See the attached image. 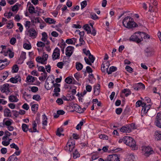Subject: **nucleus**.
I'll return each instance as SVG.
<instances>
[{
    "instance_id": "1",
    "label": "nucleus",
    "mask_w": 161,
    "mask_h": 161,
    "mask_svg": "<svg viewBox=\"0 0 161 161\" xmlns=\"http://www.w3.org/2000/svg\"><path fill=\"white\" fill-rule=\"evenodd\" d=\"M124 26L128 29H131L136 27L137 25L134 21L133 19L130 17H125L122 21Z\"/></svg>"
},
{
    "instance_id": "2",
    "label": "nucleus",
    "mask_w": 161,
    "mask_h": 161,
    "mask_svg": "<svg viewBox=\"0 0 161 161\" xmlns=\"http://www.w3.org/2000/svg\"><path fill=\"white\" fill-rule=\"evenodd\" d=\"M125 140V144L130 147L132 149L135 150L137 149L136 142L132 138L129 136H126Z\"/></svg>"
},
{
    "instance_id": "3",
    "label": "nucleus",
    "mask_w": 161,
    "mask_h": 161,
    "mask_svg": "<svg viewBox=\"0 0 161 161\" xmlns=\"http://www.w3.org/2000/svg\"><path fill=\"white\" fill-rule=\"evenodd\" d=\"M75 140L73 139H70L68 141L64 149L66 151L71 152L73 151L75 147Z\"/></svg>"
},
{
    "instance_id": "4",
    "label": "nucleus",
    "mask_w": 161,
    "mask_h": 161,
    "mask_svg": "<svg viewBox=\"0 0 161 161\" xmlns=\"http://www.w3.org/2000/svg\"><path fill=\"white\" fill-rule=\"evenodd\" d=\"M142 150L144 155L147 156L154 153L153 149L149 146H143L142 147Z\"/></svg>"
},
{
    "instance_id": "5",
    "label": "nucleus",
    "mask_w": 161,
    "mask_h": 161,
    "mask_svg": "<svg viewBox=\"0 0 161 161\" xmlns=\"http://www.w3.org/2000/svg\"><path fill=\"white\" fill-rule=\"evenodd\" d=\"M26 34L29 36L33 39L35 38L37 36V32L33 28H31L27 30Z\"/></svg>"
},
{
    "instance_id": "6",
    "label": "nucleus",
    "mask_w": 161,
    "mask_h": 161,
    "mask_svg": "<svg viewBox=\"0 0 161 161\" xmlns=\"http://www.w3.org/2000/svg\"><path fill=\"white\" fill-rule=\"evenodd\" d=\"M13 122V120L8 118L4 119L2 122L0 123V127H4L5 126H8L11 125Z\"/></svg>"
},
{
    "instance_id": "7",
    "label": "nucleus",
    "mask_w": 161,
    "mask_h": 161,
    "mask_svg": "<svg viewBox=\"0 0 161 161\" xmlns=\"http://www.w3.org/2000/svg\"><path fill=\"white\" fill-rule=\"evenodd\" d=\"M154 124L157 127L161 128V113H158L157 114Z\"/></svg>"
},
{
    "instance_id": "8",
    "label": "nucleus",
    "mask_w": 161,
    "mask_h": 161,
    "mask_svg": "<svg viewBox=\"0 0 161 161\" xmlns=\"http://www.w3.org/2000/svg\"><path fill=\"white\" fill-rule=\"evenodd\" d=\"M107 161H120L117 155L110 154L108 155L107 158Z\"/></svg>"
},
{
    "instance_id": "9",
    "label": "nucleus",
    "mask_w": 161,
    "mask_h": 161,
    "mask_svg": "<svg viewBox=\"0 0 161 161\" xmlns=\"http://www.w3.org/2000/svg\"><path fill=\"white\" fill-rule=\"evenodd\" d=\"M60 57V50L56 47L53 51L52 55V58L54 60L59 59Z\"/></svg>"
},
{
    "instance_id": "10",
    "label": "nucleus",
    "mask_w": 161,
    "mask_h": 161,
    "mask_svg": "<svg viewBox=\"0 0 161 161\" xmlns=\"http://www.w3.org/2000/svg\"><path fill=\"white\" fill-rule=\"evenodd\" d=\"M120 130L121 132L123 133H130L132 131V129L131 126L130 125H126L123 126L120 129Z\"/></svg>"
},
{
    "instance_id": "11",
    "label": "nucleus",
    "mask_w": 161,
    "mask_h": 161,
    "mask_svg": "<svg viewBox=\"0 0 161 161\" xmlns=\"http://www.w3.org/2000/svg\"><path fill=\"white\" fill-rule=\"evenodd\" d=\"M88 58L90 60H89L88 58L86 57H85L84 58V60L86 63L87 64L91 65L94 62L95 59V58L91 54H90V55H89Z\"/></svg>"
},
{
    "instance_id": "12",
    "label": "nucleus",
    "mask_w": 161,
    "mask_h": 161,
    "mask_svg": "<svg viewBox=\"0 0 161 161\" xmlns=\"http://www.w3.org/2000/svg\"><path fill=\"white\" fill-rule=\"evenodd\" d=\"M139 39L138 32H137L130 37L129 40L130 41L135 42L139 43L141 42L140 41H139L140 40H139Z\"/></svg>"
},
{
    "instance_id": "13",
    "label": "nucleus",
    "mask_w": 161,
    "mask_h": 161,
    "mask_svg": "<svg viewBox=\"0 0 161 161\" xmlns=\"http://www.w3.org/2000/svg\"><path fill=\"white\" fill-rule=\"evenodd\" d=\"M110 64L108 61L104 62L101 65V70L103 72H105L106 70H108Z\"/></svg>"
},
{
    "instance_id": "14",
    "label": "nucleus",
    "mask_w": 161,
    "mask_h": 161,
    "mask_svg": "<svg viewBox=\"0 0 161 161\" xmlns=\"http://www.w3.org/2000/svg\"><path fill=\"white\" fill-rule=\"evenodd\" d=\"M74 48L71 46H68L66 48L65 54L66 55L70 57L73 53Z\"/></svg>"
},
{
    "instance_id": "15",
    "label": "nucleus",
    "mask_w": 161,
    "mask_h": 161,
    "mask_svg": "<svg viewBox=\"0 0 161 161\" xmlns=\"http://www.w3.org/2000/svg\"><path fill=\"white\" fill-rule=\"evenodd\" d=\"M131 88L134 90L138 91L139 89H144L145 88L144 85L142 83H139L137 85L132 86Z\"/></svg>"
},
{
    "instance_id": "16",
    "label": "nucleus",
    "mask_w": 161,
    "mask_h": 161,
    "mask_svg": "<svg viewBox=\"0 0 161 161\" xmlns=\"http://www.w3.org/2000/svg\"><path fill=\"white\" fill-rule=\"evenodd\" d=\"M27 6H28V11L30 14L36 13V11H35V8L34 6L31 4L30 2L27 3Z\"/></svg>"
},
{
    "instance_id": "17",
    "label": "nucleus",
    "mask_w": 161,
    "mask_h": 161,
    "mask_svg": "<svg viewBox=\"0 0 161 161\" xmlns=\"http://www.w3.org/2000/svg\"><path fill=\"white\" fill-rule=\"evenodd\" d=\"M3 52V55H4V56H7L8 55L9 58H12L14 57V53L12 52V51L10 49L8 48L6 49V51H4Z\"/></svg>"
},
{
    "instance_id": "18",
    "label": "nucleus",
    "mask_w": 161,
    "mask_h": 161,
    "mask_svg": "<svg viewBox=\"0 0 161 161\" xmlns=\"http://www.w3.org/2000/svg\"><path fill=\"white\" fill-rule=\"evenodd\" d=\"M94 93L96 96L98 95L100 93V85L97 84L94 86Z\"/></svg>"
},
{
    "instance_id": "19",
    "label": "nucleus",
    "mask_w": 161,
    "mask_h": 161,
    "mask_svg": "<svg viewBox=\"0 0 161 161\" xmlns=\"http://www.w3.org/2000/svg\"><path fill=\"white\" fill-rule=\"evenodd\" d=\"M21 78L19 75H17L14 77H12L10 79V81L13 83H16L18 81L20 82Z\"/></svg>"
},
{
    "instance_id": "20",
    "label": "nucleus",
    "mask_w": 161,
    "mask_h": 161,
    "mask_svg": "<svg viewBox=\"0 0 161 161\" xmlns=\"http://www.w3.org/2000/svg\"><path fill=\"white\" fill-rule=\"evenodd\" d=\"M136 158L134 154L131 153L127 155L125 161H135Z\"/></svg>"
},
{
    "instance_id": "21",
    "label": "nucleus",
    "mask_w": 161,
    "mask_h": 161,
    "mask_svg": "<svg viewBox=\"0 0 161 161\" xmlns=\"http://www.w3.org/2000/svg\"><path fill=\"white\" fill-rule=\"evenodd\" d=\"M73 108L74 109L75 111L78 113H83V111L82 110V108L77 104H74Z\"/></svg>"
},
{
    "instance_id": "22",
    "label": "nucleus",
    "mask_w": 161,
    "mask_h": 161,
    "mask_svg": "<svg viewBox=\"0 0 161 161\" xmlns=\"http://www.w3.org/2000/svg\"><path fill=\"white\" fill-rule=\"evenodd\" d=\"M154 136L155 140H161V131H156L154 133Z\"/></svg>"
},
{
    "instance_id": "23",
    "label": "nucleus",
    "mask_w": 161,
    "mask_h": 161,
    "mask_svg": "<svg viewBox=\"0 0 161 161\" xmlns=\"http://www.w3.org/2000/svg\"><path fill=\"white\" fill-rule=\"evenodd\" d=\"M47 118L46 115L44 114L42 115V124L43 126V128L45 129V126L47 125Z\"/></svg>"
},
{
    "instance_id": "24",
    "label": "nucleus",
    "mask_w": 161,
    "mask_h": 161,
    "mask_svg": "<svg viewBox=\"0 0 161 161\" xmlns=\"http://www.w3.org/2000/svg\"><path fill=\"white\" fill-rule=\"evenodd\" d=\"M9 101L12 102H17L19 101L17 97L14 95H10L8 97Z\"/></svg>"
},
{
    "instance_id": "25",
    "label": "nucleus",
    "mask_w": 161,
    "mask_h": 161,
    "mask_svg": "<svg viewBox=\"0 0 161 161\" xmlns=\"http://www.w3.org/2000/svg\"><path fill=\"white\" fill-rule=\"evenodd\" d=\"M4 113V115L6 117H10L11 116V113L10 110L8 108L5 109Z\"/></svg>"
},
{
    "instance_id": "26",
    "label": "nucleus",
    "mask_w": 161,
    "mask_h": 161,
    "mask_svg": "<svg viewBox=\"0 0 161 161\" xmlns=\"http://www.w3.org/2000/svg\"><path fill=\"white\" fill-rule=\"evenodd\" d=\"M122 93L125 94L126 97L131 94V92L129 89H125L122 91Z\"/></svg>"
},
{
    "instance_id": "27",
    "label": "nucleus",
    "mask_w": 161,
    "mask_h": 161,
    "mask_svg": "<svg viewBox=\"0 0 161 161\" xmlns=\"http://www.w3.org/2000/svg\"><path fill=\"white\" fill-rule=\"evenodd\" d=\"M138 34L139 37V41L141 42L143 40V38L145 37V33L142 32H138Z\"/></svg>"
},
{
    "instance_id": "28",
    "label": "nucleus",
    "mask_w": 161,
    "mask_h": 161,
    "mask_svg": "<svg viewBox=\"0 0 161 161\" xmlns=\"http://www.w3.org/2000/svg\"><path fill=\"white\" fill-rule=\"evenodd\" d=\"M45 21L47 23L55 24L56 21L53 19L47 18L44 19Z\"/></svg>"
},
{
    "instance_id": "29",
    "label": "nucleus",
    "mask_w": 161,
    "mask_h": 161,
    "mask_svg": "<svg viewBox=\"0 0 161 161\" xmlns=\"http://www.w3.org/2000/svg\"><path fill=\"white\" fill-rule=\"evenodd\" d=\"M151 106L150 105H147L146 106L142 108V112L144 114L147 113L148 110L150 109Z\"/></svg>"
},
{
    "instance_id": "30",
    "label": "nucleus",
    "mask_w": 161,
    "mask_h": 161,
    "mask_svg": "<svg viewBox=\"0 0 161 161\" xmlns=\"http://www.w3.org/2000/svg\"><path fill=\"white\" fill-rule=\"evenodd\" d=\"M117 70V68L115 66H112L110 67L109 70L107 71L108 74L109 75L111 74L112 72L116 71Z\"/></svg>"
},
{
    "instance_id": "31",
    "label": "nucleus",
    "mask_w": 161,
    "mask_h": 161,
    "mask_svg": "<svg viewBox=\"0 0 161 161\" xmlns=\"http://www.w3.org/2000/svg\"><path fill=\"white\" fill-rule=\"evenodd\" d=\"M36 60L37 62L41 63L43 64H45V61L44 60V58H41V57H38L36 58Z\"/></svg>"
},
{
    "instance_id": "32",
    "label": "nucleus",
    "mask_w": 161,
    "mask_h": 161,
    "mask_svg": "<svg viewBox=\"0 0 161 161\" xmlns=\"http://www.w3.org/2000/svg\"><path fill=\"white\" fill-rule=\"evenodd\" d=\"M18 158L14 154L10 156L7 161H17Z\"/></svg>"
},
{
    "instance_id": "33",
    "label": "nucleus",
    "mask_w": 161,
    "mask_h": 161,
    "mask_svg": "<svg viewBox=\"0 0 161 161\" xmlns=\"http://www.w3.org/2000/svg\"><path fill=\"white\" fill-rule=\"evenodd\" d=\"M48 78L46 80V81H45V88L47 90H50L52 87V85H50V86L49 85V83H50V81L49 82H48Z\"/></svg>"
},
{
    "instance_id": "34",
    "label": "nucleus",
    "mask_w": 161,
    "mask_h": 161,
    "mask_svg": "<svg viewBox=\"0 0 161 161\" xmlns=\"http://www.w3.org/2000/svg\"><path fill=\"white\" fill-rule=\"evenodd\" d=\"M84 29L87 31V34H90L91 33V28L88 24H86L84 25Z\"/></svg>"
},
{
    "instance_id": "35",
    "label": "nucleus",
    "mask_w": 161,
    "mask_h": 161,
    "mask_svg": "<svg viewBox=\"0 0 161 161\" xmlns=\"http://www.w3.org/2000/svg\"><path fill=\"white\" fill-rule=\"evenodd\" d=\"M42 37L41 39L42 41L45 42L47 41L48 38V36L47 33L45 32H43L42 33Z\"/></svg>"
},
{
    "instance_id": "36",
    "label": "nucleus",
    "mask_w": 161,
    "mask_h": 161,
    "mask_svg": "<svg viewBox=\"0 0 161 161\" xmlns=\"http://www.w3.org/2000/svg\"><path fill=\"white\" fill-rule=\"evenodd\" d=\"M83 65L80 63H76V68L78 70H81L83 68Z\"/></svg>"
},
{
    "instance_id": "37",
    "label": "nucleus",
    "mask_w": 161,
    "mask_h": 161,
    "mask_svg": "<svg viewBox=\"0 0 161 161\" xmlns=\"http://www.w3.org/2000/svg\"><path fill=\"white\" fill-rule=\"evenodd\" d=\"M28 125L25 124H23L22 125V128L23 130L25 132H27L28 129Z\"/></svg>"
},
{
    "instance_id": "38",
    "label": "nucleus",
    "mask_w": 161,
    "mask_h": 161,
    "mask_svg": "<svg viewBox=\"0 0 161 161\" xmlns=\"http://www.w3.org/2000/svg\"><path fill=\"white\" fill-rule=\"evenodd\" d=\"M26 80L29 82H33L35 80V77L31 75H28L26 78Z\"/></svg>"
},
{
    "instance_id": "39",
    "label": "nucleus",
    "mask_w": 161,
    "mask_h": 161,
    "mask_svg": "<svg viewBox=\"0 0 161 161\" xmlns=\"http://www.w3.org/2000/svg\"><path fill=\"white\" fill-rule=\"evenodd\" d=\"M80 154L77 149L75 150V151L73 153V158L74 159H76L78 157H79Z\"/></svg>"
},
{
    "instance_id": "40",
    "label": "nucleus",
    "mask_w": 161,
    "mask_h": 161,
    "mask_svg": "<svg viewBox=\"0 0 161 161\" xmlns=\"http://www.w3.org/2000/svg\"><path fill=\"white\" fill-rule=\"evenodd\" d=\"M63 131V130L62 128H58L57 130L56 135L59 137L60 136L62 135L64 136V134H62L61 133V132H62Z\"/></svg>"
},
{
    "instance_id": "41",
    "label": "nucleus",
    "mask_w": 161,
    "mask_h": 161,
    "mask_svg": "<svg viewBox=\"0 0 161 161\" xmlns=\"http://www.w3.org/2000/svg\"><path fill=\"white\" fill-rule=\"evenodd\" d=\"M38 105L37 104H33L31 107V110L33 112H36L38 110Z\"/></svg>"
},
{
    "instance_id": "42",
    "label": "nucleus",
    "mask_w": 161,
    "mask_h": 161,
    "mask_svg": "<svg viewBox=\"0 0 161 161\" xmlns=\"http://www.w3.org/2000/svg\"><path fill=\"white\" fill-rule=\"evenodd\" d=\"M37 126V123L36 121H34L33 122L32 125V128L33 129L34 132H39V131L36 130V127Z\"/></svg>"
},
{
    "instance_id": "43",
    "label": "nucleus",
    "mask_w": 161,
    "mask_h": 161,
    "mask_svg": "<svg viewBox=\"0 0 161 161\" xmlns=\"http://www.w3.org/2000/svg\"><path fill=\"white\" fill-rule=\"evenodd\" d=\"M34 21L32 20H31V21L35 23H42L41 21H42V20L39 17L34 18Z\"/></svg>"
},
{
    "instance_id": "44",
    "label": "nucleus",
    "mask_w": 161,
    "mask_h": 161,
    "mask_svg": "<svg viewBox=\"0 0 161 161\" xmlns=\"http://www.w3.org/2000/svg\"><path fill=\"white\" fill-rule=\"evenodd\" d=\"M31 25L30 21H27L25 22V26L27 30L29 29V28L30 27Z\"/></svg>"
},
{
    "instance_id": "45",
    "label": "nucleus",
    "mask_w": 161,
    "mask_h": 161,
    "mask_svg": "<svg viewBox=\"0 0 161 161\" xmlns=\"http://www.w3.org/2000/svg\"><path fill=\"white\" fill-rule=\"evenodd\" d=\"M32 98L33 99L36 100L37 101H39L41 99L40 96L38 94L34 95Z\"/></svg>"
},
{
    "instance_id": "46",
    "label": "nucleus",
    "mask_w": 161,
    "mask_h": 161,
    "mask_svg": "<svg viewBox=\"0 0 161 161\" xmlns=\"http://www.w3.org/2000/svg\"><path fill=\"white\" fill-rule=\"evenodd\" d=\"M13 27V23L11 20H10L7 24V27L8 28L11 29Z\"/></svg>"
},
{
    "instance_id": "47",
    "label": "nucleus",
    "mask_w": 161,
    "mask_h": 161,
    "mask_svg": "<svg viewBox=\"0 0 161 161\" xmlns=\"http://www.w3.org/2000/svg\"><path fill=\"white\" fill-rule=\"evenodd\" d=\"M54 80H52L51 82H50V83H51L53 84V86L55 88L59 87L60 86V84H58L57 83H54Z\"/></svg>"
},
{
    "instance_id": "48",
    "label": "nucleus",
    "mask_w": 161,
    "mask_h": 161,
    "mask_svg": "<svg viewBox=\"0 0 161 161\" xmlns=\"http://www.w3.org/2000/svg\"><path fill=\"white\" fill-rule=\"evenodd\" d=\"M23 47L24 48L27 50L30 49L31 48V46L30 44L26 43L24 44Z\"/></svg>"
},
{
    "instance_id": "49",
    "label": "nucleus",
    "mask_w": 161,
    "mask_h": 161,
    "mask_svg": "<svg viewBox=\"0 0 161 161\" xmlns=\"http://www.w3.org/2000/svg\"><path fill=\"white\" fill-rule=\"evenodd\" d=\"M19 5L18 3H16L15 5H14L12 8V10L13 11H16L18 10V6Z\"/></svg>"
},
{
    "instance_id": "50",
    "label": "nucleus",
    "mask_w": 161,
    "mask_h": 161,
    "mask_svg": "<svg viewBox=\"0 0 161 161\" xmlns=\"http://www.w3.org/2000/svg\"><path fill=\"white\" fill-rule=\"evenodd\" d=\"M36 45L38 47H43L45 46V44L41 41H40L37 42Z\"/></svg>"
},
{
    "instance_id": "51",
    "label": "nucleus",
    "mask_w": 161,
    "mask_h": 161,
    "mask_svg": "<svg viewBox=\"0 0 161 161\" xmlns=\"http://www.w3.org/2000/svg\"><path fill=\"white\" fill-rule=\"evenodd\" d=\"M65 81L67 83L70 84L72 83V79L71 78L68 77L65 79Z\"/></svg>"
},
{
    "instance_id": "52",
    "label": "nucleus",
    "mask_w": 161,
    "mask_h": 161,
    "mask_svg": "<svg viewBox=\"0 0 161 161\" xmlns=\"http://www.w3.org/2000/svg\"><path fill=\"white\" fill-rule=\"evenodd\" d=\"M13 72L14 73H16L17 72L18 70H19V68L17 65L15 64L14 65L13 67Z\"/></svg>"
},
{
    "instance_id": "53",
    "label": "nucleus",
    "mask_w": 161,
    "mask_h": 161,
    "mask_svg": "<svg viewBox=\"0 0 161 161\" xmlns=\"http://www.w3.org/2000/svg\"><path fill=\"white\" fill-rule=\"evenodd\" d=\"M26 53L22 52L20 56V58L22 59L25 60L26 58Z\"/></svg>"
},
{
    "instance_id": "54",
    "label": "nucleus",
    "mask_w": 161,
    "mask_h": 161,
    "mask_svg": "<svg viewBox=\"0 0 161 161\" xmlns=\"http://www.w3.org/2000/svg\"><path fill=\"white\" fill-rule=\"evenodd\" d=\"M10 147L11 148L15 149L17 150H19V147L15 143H13L10 145Z\"/></svg>"
},
{
    "instance_id": "55",
    "label": "nucleus",
    "mask_w": 161,
    "mask_h": 161,
    "mask_svg": "<svg viewBox=\"0 0 161 161\" xmlns=\"http://www.w3.org/2000/svg\"><path fill=\"white\" fill-rule=\"evenodd\" d=\"M74 76L75 78L77 80H79L81 78V76L80 75V73H77L75 74Z\"/></svg>"
},
{
    "instance_id": "56",
    "label": "nucleus",
    "mask_w": 161,
    "mask_h": 161,
    "mask_svg": "<svg viewBox=\"0 0 161 161\" xmlns=\"http://www.w3.org/2000/svg\"><path fill=\"white\" fill-rule=\"evenodd\" d=\"M125 68L126 70L129 73H131L133 71V69L129 66L127 65Z\"/></svg>"
},
{
    "instance_id": "57",
    "label": "nucleus",
    "mask_w": 161,
    "mask_h": 161,
    "mask_svg": "<svg viewBox=\"0 0 161 161\" xmlns=\"http://www.w3.org/2000/svg\"><path fill=\"white\" fill-rule=\"evenodd\" d=\"M26 64L28 65L29 67L30 68H32L34 66L33 62L31 61L27 62Z\"/></svg>"
},
{
    "instance_id": "58",
    "label": "nucleus",
    "mask_w": 161,
    "mask_h": 161,
    "mask_svg": "<svg viewBox=\"0 0 161 161\" xmlns=\"http://www.w3.org/2000/svg\"><path fill=\"white\" fill-rule=\"evenodd\" d=\"M41 22L42 23H40V25L39 27L41 29H42L46 26V24L43 20L42 21H41Z\"/></svg>"
},
{
    "instance_id": "59",
    "label": "nucleus",
    "mask_w": 161,
    "mask_h": 161,
    "mask_svg": "<svg viewBox=\"0 0 161 161\" xmlns=\"http://www.w3.org/2000/svg\"><path fill=\"white\" fill-rule=\"evenodd\" d=\"M87 5V2L85 0L82 2L81 3V8L83 9Z\"/></svg>"
},
{
    "instance_id": "60",
    "label": "nucleus",
    "mask_w": 161,
    "mask_h": 161,
    "mask_svg": "<svg viewBox=\"0 0 161 161\" xmlns=\"http://www.w3.org/2000/svg\"><path fill=\"white\" fill-rule=\"evenodd\" d=\"M38 88L36 86H33L31 87V91L33 92H36L38 91Z\"/></svg>"
},
{
    "instance_id": "61",
    "label": "nucleus",
    "mask_w": 161,
    "mask_h": 161,
    "mask_svg": "<svg viewBox=\"0 0 161 161\" xmlns=\"http://www.w3.org/2000/svg\"><path fill=\"white\" fill-rule=\"evenodd\" d=\"M22 107L23 109H24L26 110H28L29 108V105L27 103H24L22 105Z\"/></svg>"
},
{
    "instance_id": "62",
    "label": "nucleus",
    "mask_w": 161,
    "mask_h": 161,
    "mask_svg": "<svg viewBox=\"0 0 161 161\" xmlns=\"http://www.w3.org/2000/svg\"><path fill=\"white\" fill-rule=\"evenodd\" d=\"M99 137L100 139H103L108 140V137L105 135H100L99 136Z\"/></svg>"
},
{
    "instance_id": "63",
    "label": "nucleus",
    "mask_w": 161,
    "mask_h": 161,
    "mask_svg": "<svg viewBox=\"0 0 161 161\" xmlns=\"http://www.w3.org/2000/svg\"><path fill=\"white\" fill-rule=\"evenodd\" d=\"M83 38H81V37L80 38L79 41H80V43L79 44V45L80 46H82L83 45H84L85 43V42L83 40Z\"/></svg>"
},
{
    "instance_id": "64",
    "label": "nucleus",
    "mask_w": 161,
    "mask_h": 161,
    "mask_svg": "<svg viewBox=\"0 0 161 161\" xmlns=\"http://www.w3.org/2000/svg\"><path fill=\"white\" fill-rule=\"evenodd\" d=\"M16 39L14 37L11 38L10 41V42L11 44L14 45L16 42Z\"/></svg>"
}]
</instances>
